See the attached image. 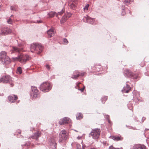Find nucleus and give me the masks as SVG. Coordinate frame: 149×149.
Wrapping results in <instances>:
<instances>
[{
  "instance_id": "obj_19",
  "label": "nucleus",
  "mask_w": 149,
  "mask_h": 149,
  "mask_svg": "<svg viewBox=\"0 0 149 149\" xmlns=\"http://www.w3.org/2000/svg\"><path fill=\"white\" fill-rule=\"evenodd\" d=\"M111 138L114 140L116 141H122L123 139V138L120 135L111 136Z\"/></svg>"
},
{
  "instance_id": "obj_3",
  "label": "nucleus",
  "mask_w": 149,
  "mask_h": 149,
  "mask_svg": "<svg viewBox=\"0 0 149 149\" xmlns=\"http://www.w3.org/2000/svg\"><path fill=\"white\" fill-rule=\"evenodd\" d=\"M31 58L28 55H24L22 54L18 56L17 57L13 58L14 60L18 61L22 63H25L27 61L30 60Z\"/></svg>"
},
{
  "instance_id": "obj_2",
  "label": "nucleus",
  "mask_w": 149,
  "mask_h": 149,
  "mask_svg": "<svg viewBox=\"0 0 149 149\" xmlns=\"http://www.w3.org/2000/svg\"><path fill=\"white\" fill-rule=\"evenodd\" d=\"M43 47L37 43L31 44L30 47V49L31 52L37 54H40L42 51Z\"/></svg>"
},
{
  "instance_id": "obj_6",
  "label": "nucleus",
  "mask_w": 149,
  "mask_h": 149,
  "mask_svg": "<svg viewBox=\"0 0 149 149\" xmlns=\"http://www.w3.org/2000/svg\"><path fill=\"white\" fill-rule=\"evenodd\" d=\"M100 134V130L98 129L92 130L90 134L93 138L97 139L98 138Z\"/></svg>"
},
{
  "instance_id": "obj_35",
  "label": "nucleus",
  "mask_w": 149,
  "mask_h": 149,
  "mask_svg": "<svg viewBox=\"0 0 149 149\" xmlns=\"http://www.w3.org/2000/svg\"><path fill=\"white\" fill-rule=\"evenodd\" d=\"M11 10H14V7L13 6H11Z\"/></svg>"
},
{
  "instance_id": "obj_16",
  "label": "nucleus",
  "mask_w": 149,
  "mask_h": 149,
  "mask_svg": "<svg viewBox=\"0 0 149 149\" xmlns=\"http://www.w3.org/2000/svg\"><path fill=\"white\" fill-rule=\"evenodd\" d=\"M18 99V97L17 95H13L9 96L8 97V99L9 101L12 103H14Z\"/></svg>"
},
{
  "instance_id": "obj_10",
  "label": "nucleus",
  "mask_w": 149,
  "mask_h": 149,
  "mask_svg": "<svg viewBox=\"0 0 149 149\" xmlns=\"http://www.w3.org/2000/svg\"><path fill=\"white\" fill-rule=\"evenodd\" d=\"M71 14L69 13H66L61 19V23H63L65 22L68 18L71 16Z\"/></svg>"
},
{
  "instance_id": "obj_22",
  "label": "nucleus",
  "mask_w": 149,
  "mask_h": 149,
  "mask_svg": "<svg viewBox=\"0 0 149 149\" xmlns=\"http://www.w3.org/2000/svg\"><path fill=\"white\" fill-rule=\"evenodd\" d=\"M83 115L81 113H78L76 116V118L77 119H80L83 118Z\"/></svg>"
},
{
  "instance_id": "obj_18",
  "label": "nucleus",
  "mask_w": 149,
  "mask_h": 149,
  "mask_svg": "<svg viewBox=\"0 0 149 149\" xmlns=\"http://www.w3.org/2000/svg\"><path fill=\"white\" fill-rule=\"evenodd\" d=\"M125 73L129 77H134V78H137V76L134 77V74L130 70H125Z\"/></svg>"
},
{
  "instance_id": "obj_20",
  "label": "nucleus",
  "mask_w": 149,
  "mask_h": 149,
  "mask_svg": "<svg viewBox=\"0 0 149 149\" xmlns=\"http://www.w3.org/2000/svg\"><path fill=\"white\" fill-rule=\"evenodd\" d=\"M131 87L128 84L124 86L122 90V91L123 93H128L131 91Z\"/></svg>"
},
{
  "instance_id": "obj_26",
  "label": "nucleus",
  "mask_w": 149,
  "mask_h": 149,
  "mask_svg": "<svg viewBox=\"0 0 149 149\" xmlns=\"http://www.w3.org/2000/svg\"><path fill=\"white\" fill-rule=\"evenodd\" d=\"M17 72L19 73L20 74L22 73V68L21 67H18L17 69Z\"/></svg>"
},
{
  "instance_id": "obj_38",
  "label": "nucleus",
  "mask_w": 149,
  "mask_h": 149,
  "mask_svg": "<svg viewBox=\"0 0 149 149\" xmlns=\"http://www.w3.org/2000/svg\"><path fill=\"white\" fill-rule=\"evenodd\" d=\"M80 90L82 92H83L84 90V88H81V89H80Z\"/></svg>"
},
{
  "instance_id": "obj_34",
  "label": "nucleus",
  "mask_w": 149,
  "mask_h": 149,
  "mask_svg": "<svg viewBox=\"0 0 149 149\" xmlns=\"http://www.w3.org/2000/svg\"><path fill=\"white\" fill-rule=\"evenodd\" d=\"M52 143L53 144V145L54 146H55L56 145V143L55 142V141L54 140L53 141V142H52Z\"/></svg>"
},
{
  "instance_id": "obj_30",
  "label": "nucleus",
  "mask_w": 149,
  "mask_h": 149,
  "mask_svg": "<svg viewBox=\"0 0 149 149\" xmlns=\"http://www.w3.org/2000/svg\"><path fill=\"white\" fill-rule=\"evenodd\" d=\"M7 22L9 24H11L12 23V21L11 19L10 18L8 19V20Z\"/></svg>"
},
{
  "instance_id": "obj_39",
  "label": "nucleus",
  "mask_w": 149,
  "mask_h": 149,
  "mask_svg": "<svg viewBox=\"0 0 149 149\" xmlns=\"http://www.w3.org/2000/svg\"><path fill=\"white\" fill-rule=\"evenodd\" d=\"M91 149H95L94 148H91Z\"/></svg>"
},
{
  "instance_id": "obj_27",
  "label": "nucleus",
  "mask_w": 149,
  "mask_h": 149,
  "mask_svg": "<svg viewBox=\"0 0 149 149\" xmlns=\"http://www.w3.org/2000/svg\"><path fill=\"white\" fill-rule=\"evenodd\" d=\"M89 6V5L88 4H87L85 6V7L84 8V11H87L88 10Z\"/></svg>"
},
{
  "instance_id": "obj_41",
  "label": "nucleus",
  "mask_w": 149,
  "mask_h": 149,
  "mask_svg": "<svg viewBox=\"0 0 149 149\" xmlns=\"http://www.w3.org/2000/svg\"><path fill=\"white\" fill-rule=\"evenodd\" d=\"M109 123H110V121H109Z\"/></svg>"
},
{
  "instance_id": "obj_11",
  "label": "nucleus",
  "mask_w": 149,
  "mask_h": 149,
  "mask_svg": "<svg viewBox=\"0 0 149 149\" xmlns=\"http://www.w3.org/2000/svg\"><path fill=\"white\" fill-rule=\"evenodd\" d=\"M11 32V30L8 28H4L1 30L0 35H6L10 33Z\"/></svg>"
},
{
  "instance_id": "obj_31",
  "label": "nucleus",
  "mask_w": 149,
  "mask_h": 149,
  "mask_svg": "<svg viewBox=\"0 0 149 149\" xmlns=\"http://www.w3.org/2000/svg\"><path fill=\"white\" fill-rule=\"evenodd\" d=\"M63 41L66 44H67L68 43V41L67 40L66 38H64L63 40Z\"/></svg>"
},
{
  "instance_id": "obj_42",
  "label": "nucleus",
  "mask_w": 149,
  "mask_h": 149,
  "mask_svg": "<svg viewBox=\"0 0 149 149\" xmlns=\"http://www.w3.org/2000/svg\"><path fill=\"white\" fill-rule=\"evenodd\" d=\"M12 17V15H11V17Z\"/></svg>"
},
{
  "instance_id": "obj_40",
  "label": "nucleus",
  "mask_w": 149,
  "mask_h": 149,
  "mask_svg": "<svg viewBox=\"0 0 149 149\" xmlns=\"http://www.w3.org/2000/svg\"><path fill=\"white\" fill-rule=\"evenodd\" d=\"M143 118L144 119V120L145 119V118H143Z\"/></svg>"
},
{
  "instance_id": "obj_23",
  "label": "nucleus",
  "mask_w": 149,
  "mask_h": 149,
  "mask_svg": "<svg viewBox=\"0 0 149 149\" xmlns=\"http://www.w3.org/2000/svg\"><path fill=\"white\" fill-rule=\"evenodd\" d=\"M87 22H90L91 24H92L94 21L93 19H92L90 17H88L87 18Z\"/></svg>"
},
{
  "instance_id": "obj_21",
  "label": "nucleus",
  "mask_w": 149,
  "mask_h": 149,
  "mask_svg": "<svg viewBox=\"0 0 149 149\" xmlns=\"http://www.w3.org/2000/svg\"><path fill=\"white\" fill-rule=\"evenodd\" d=\"M54 33L55 31L53 28H51L47 32V33L49 37L52 36V35L54 34Z\"/></svg>"
},
{
  "instance_id": "obj_24",
  "label": "nucleus",
  "mask_w": 149,
  "mask_h": 149,
  "mask_svg": "<svg viewBox=\"0 0 149 149\" xmlns=\"http://www.w3.org/2000/svg\"><path fill=\"white\" fill-rule=\"evenodd\" d=\"M55 12H51L48 13V15L50 17H52L55 15Z\"/></svg>"
},
{
  "instance_id": "obj_1",
  "label": "nucleus",
  "mask_w": 149,
  "mask_h": 149,
  "mask_svg": "<svg viewBox=\"0 0 149 149\" xmlns=\"http://www.w3.org/2000/svg\"><path fill=\"white\" fill-rule=\"evenodd\" d=\"M68 133L65 130L61 131L59 134L58 141L60 143H65L69 138Z\"/></svg>"
},
{
  "instance_id": "obj_15",
  "label": "nucleus",
  "mask_w": 149,
  "mask_h": 149,
  "mask_svg": "<svg viewBox=\"0 0 149 149\" xmlns=\"http://www.w3.org/2000/svg\"><path fill=\"white\" fill-rule=\"evenodd\" d=\"M70 119L68 118L65 117L63 118L59 122V123L60 125L65 124L68 123L70 122Z\"/></svg>"
},
{
  "instance_id": "obj_5",
  "label": "nucleus",
  "mask_w": 149,
  "mask_h": 149,
  "mask_svg": "<svg viewBox=\"0 0 149 149\" xmlns=\"http://www.w3.org/2000/svg\"><path fill=\"white\" fill-rule=\"evenodd\" d=\"M51 88L50 84L47 82L43 83L40 87V90L44 92L49 91Z\"/></svg>"
},
{
  "instance_id": "obj_13",
  "label": "nucleus",
  "mask_w": 149,
  "mask_h": 149,
  "mask_svg": "<svg viewBox=\"0 0 149 149\" xmlns=\"http://www.w3.org/2000/svg\"><path fill=\"white\" fill-rule=\"evenodd\" d=\"M77 3V0H70L69 2L68 5L71 8L74 9Z\"/></svg>"
},
{
  "instance_id": "obj_29",
  "label": "nucleus",
  "mask_w": 149,
  "mask_h": 149,
  "mask_svg": "<svg viewBox=\"0 0 149 149\" xmlns=\"http://www.w3.org/2000/svg\"><path fill=\"white\" fill-rule=\"evenodd\" d=\"M64 10H63V9L60 12H58L57 14H56V15L57 16L58 15H62L64 12Z\"/></svg>"
},
{
  "instance_id": "obj_32",
  "label": "nucleus",
  "mask_w": 149,
  "mask_h": 149,
  "mask_svg": "<svg viewBox=\"0 0 149 149\" xmlns=\"http://www.w3.org/2000/svg\"><path fill=\"white\" fill-rule=\"evenodd\" d=\"M45 67L48 70H49L50 69V67L49 65H45Z\"/></svg>"
},
{
  "instance_id": "obj_28",
  "label": "nucleus",
  "mask_w": 149,
  "mask_h": 149,
  "mask_svg": "<svg viewBox=\"0 0 149 149\" xmlns=\"http://www.w3.org/2000/svg\"><path fill=\"white\" fill-rule=\"evenodd\" d=\"M134 0H125L124 2L125 3L129 4L131 2L133 1Z\"/></svg>"
},
{
  "instance_id": "obj_7",
  "label": "nucleus",
  "mask_w": 149,
  "mask_h": 149,
  "mask_svg": "<svg viewBox=\"0 0 149 149\" xmlns=\"http://www.w3.org/2000/svg\"><path fill=\"white\" fill-rule=\"evenodd\" d=\"M31 89L32 91L31 93V97L34 99L39 97V93L36 87L32 86H31Z\"/></svg>"
},
{
  "instance_id": "obj_25",
  "label": "nucleus",
  "mask_w": 149,
  "mask_h": 149,
  "mask_svg": "<svg viewBox=\"0 0 149 149\" xmlns=\"http://www.w3.org/2000/svg\"><path fill=\"white\" fill-rule=\"evenodd\" d=\"M107 97L106 96H104L103 97L101 100L102 102L103 103H105V102L107 100Z\"/></svg>"
},
{
  "instance_id": "obj_33",
  "label": "nucleus",
  "mask_w": 149,
  "mask_h": 149,
  "mask_svg": "<svg viewBox=\"0 0 149 149\" xmlns=\"http://www.w3.org/2000/svg\"><path fill=\"white\" fill-rule=\"evenodd\" d=\"M109 149H119L118 148H115L113 146H111L109 148Z\"/></svg>"
},
{
  "instance_id": "obj_4",
  "label": "nucleus",
  "mask_w": 149,
  "mask_h": 149,
  "mask_svg": "<svg viewBox=\"0 0 149 149\" xmlns=\"http://www.w3.org/2000/svg\"><path fill=\"white\" fill-rule=\"evenodd\" d=\"M0 60L3 63L6 64L9 63L10 61L9 58L5 51H2L0 53Z\"/></svg>"
},
{
  "instance_id": "obj_9",
  "label": "nucleus",
  "mask_w": 149,
  "mask_h": 149,
  "mask_svg": "<svg viewBox=\"0 0 149 149\" xmlns=\"http://www.w3.org/2000/svg\"><path fill=\"white\" fill-rule=\"evenodd\" d=\"M24 47L22 45H19L17 47H13L11 49L13 53L17 52L20 53L24 51Z\"/></svg>"
},
{
  "instance_id": "obj_14",
  "label": "nucleus",
  "mask_w": 149,
  "mask_h": 149,
  "mask_svg": "<svg viewBox=\"0 0 149 149\" xmlns=\"http://www.w3.org/2000/svg\"><path fill=\"white\" fill-rule=\"evenodd\" d=\"M132 149H147V148L144 145L138 144L134 145L132 147Z\"/></svg>"
},
{
  "instance_id": "obj_12",
  "label": "nucleus",
  "mask_w": 149,
  "mask_h": 149,
  "mask_svg": "<svg viewBox=\"0 0 149 149\" xmlns=\"http://www.w3.org/2000/svg\"><path fill=\"white\" fill-rule=\"evenodd\" d=\"M85 73V72H80L77 71H76L74 73V74L72 77V78L73 79H76L80 76H83Z\"/></svg>"
},
{
  "instance_id": "obj_8",
  "label": "nucleus",
  "mask_w": 149,
  "mask_h": 149,
  "mask_svg": "<svg viewBox=\"0 0 149 149\" xmlns=\"http://www.w3.org/2000/svg\"><path fill=\"white\" fill-rule=\"evenodd\" d=\"M11 78L10 76H6L2 77L0 79V83L3 82L4 83H9L10 84L11 86H13L14 84L12 83Z\"/></svg>"
},
{
  "instance_id": "obj_36",
  "label": "nucleus",
  "mask_w": 149,
  "mask_h": 149,
  "mask_svg": "<svg viewBox=\"0 0 149 149\" xmlns=\"http://www.w3.org/2000/svg\"><path fill=\"white\" fill-rule=\"evenodd\" d=\"M81 138H82V137L81 136H78L77 137V139H81Z\"/></svg>"
},
{
  "instance_id": "obj_17",
  "label": "nucleus",
  "mask_w": 149,
  "mask_h": 149,
  "mask_svg": "<svg viewBox=\"0 0 149 149\" xmlns=\"http://www.w3.org/2000/svg\"><path fill=\"white\" fill-rule=\"evenodd\" d=\"M40 132L39 130L36 131L34 135L32 136L29 137L30 139L31 138L32 139H35L36 140H38V138L40 136Z\"/></svg>"
},
{
  "instance_id": "obj_37",
  "label": "nucleus",
  "mask_w": 149,
  "mask_h": 149,
  "mask_svg": "<svg viewBox=\"0 0 149 149\" xmlns=\"http://www.w3.org/2000/svg\"><path fill=\"white\" fill-rule=\"evenodd\" d=\"M21 131L20 130H18L17 132V133L19 134H20L21 133Z\"/></svg>"
}]
</instances>
